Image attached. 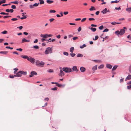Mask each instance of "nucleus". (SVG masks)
I'll return each mask as SVG.
<instances>
[{
	"label": "nucleus",
	"instance_id": "f257e3e1",
	"mask_svg": "<svg viewBox=\"0 0 131 131\" xmlns=\"http://www.w3.org/2000/svg\"><path fill=\"white\" fill-rule=\"evenodd\" d=\"M125 32V30L124 29H121L120 31L117 30L115 32V33L117 35H119L121 36L123 35Z\"/></svg>",
	"mask_w": 131,
	"mask_h": 131
},
{
	"label": "nucleus",
	"instance_id": "f03ea898",
	"mask_svg": "<svg viewBox=\"0 0 131 131\" xmlns=\"http://www.w3.org/2000/svg\"><path fill=\"white\" fill-rule=\"evenodd\" d=\"M27 74L26 72H24L23 71H19L18 72L16 73V77H20L22 76V74L26 75Z\"/></svg>",
	"mask_w": 131,
	"mask_h": 131
},
{
	"label": "nucleus",
	"instance_id": "7ed1b4c3",
	"mask_svg": "<svg viewBox=\"0 0 131 131\" xmlns=\"http://www.w3.org/2000/svg\"><path fill=\"white\" fill-rule=\"evenodd\" d=\"M35 63L36 65L38 67H43V66L45 64V63L43 61L40 62V61L37 60L36 61Z\"/></svg>",
	"mask_w": 131,
	"mask_h": 131
},
{
	"label": "nucleus",
	"instance_id": "20e7f679",
	"mask_svg": "<svg viewBox=\"0 0 131 131\" xmlns=\"http://www.w3.org/2000/svg\"><path fill=\"white\" fill-rule=\"evenodd\" d=\"M52 48L49 47L47 48L45 52V53L46 54H48L49 53H52Z\"/></svg>",
	"mask_w": 131,
	"mask_h": 131
},
{
	"label": "nucleus",
	"instance_id": "39448f33",
	"mask_svg": "<svg viewBox=\"0 0 131 131\" xmlns=\"http://www.w3.org/2000/svg\"><path fill=\"white\" fill-rule=\"evenodd\" d=\"M62 70L66 73L70 72L72 71L71 69L70 68L64 67L62 68Z\"/></svg>",
	"mask_w": 131,
	"mask_h": 131
},
{
	"label": "nucleus",
	"instance_id": "423d86ee",
	"mask_svg": "<svg viewBox=\"0 0 131 131\" xmlns=\"http://www.w3.org/2000/svg\"><path fill=\"white\" fill-rule=\"evenodd\" d=\"M52 35H48V34H46L45 35L41 34L40 35L41 37L44 38H47V37H51L52 36Z\"/></svg>",
	"mask_w": 131,
	"mask_h": 131
},
{
	"label": "nucleus",
	"instance_id": "0eeeda50",
	"mask_svg": "<svg viewBox=\"0 0 131 131\" xmlns=\"http://www.w3.org/2000/svg\"><path fill=\"white\" fill-rule=\"evenodd\" d=\"M37 73L35 71H33L31 72L30 74L29 75V77H32L34 75H37Z\"/></svg>",
	"mask_w": 131,
	"mask_h": 131
},
{
	"label": "nucleus",
	"instance_id": "6e6552de",
	"mask_svg": "<svg viewBox=\"0 0 131 131\" xmlns=\"http://www.w3.org/2000/svg\"><path fill=\"white\" fill-rule=\"evenodd\" d=\"M28 60L29 61L32 63H34L35 62V59L34 58H29Z\"/></svg>",
	"mask_w": 131,
	"mask_h": 131
},
{
	"label": "nucleus",
	"instance_id": "1a4fd4ad",
	"mask_svg": "<svg viewBox=\"0 0 131 131\" xmlns=\"http://www.w3.org/2000/svg\"><path fill=\"white\" fill-rule=\"evenodd\" d=\"M109 12V10H107V9L105 8L104 9L103 11H101V13H102L103 14H104L106 13L107 12Z\"/></svg>",
	"mask_w": 131,
	"mask_h": 131
},
{
	"label": "nucleus",
	"instance_id": "9d476101",
	"mask_svg": "<svg viewBox=\"0 0 131 131\" xmlns=\"http://www.w3.org/2000/svg\"><path fill=\"white\" fill-rule=\"evenodd\" d=\"M60 73H59V75L60 76H63L64 74L63 72V71L61 70H60Z\"/></svg>",
	"mask_w": 131,
	"mask_h": 131
},
{
	"label": "nucleus",
	"instance_id": "9b49d317",
	"mask_svg": "<svg viewBox=\"0 0 131 131\" xmlns=\"http://www.w3.org/2000/svg\"><path fill=\"white\" fill-rule=\"evenodd\" d=\"M20 57L21 58H22L24 59H27L28 60V59H29V57L27 56L26 55H21L20 56Z\"/></svg>",
	"mask_w": 131,
	"mask_h": 131
},
{
	"label": "nucleus",
	"instance_id": "f8f14e48",
	"mask_svg": "<svg viewBox=\"0 0 131 131\" xmlns=\"http://www.w3.org/2000/svg\"><path fill=\"white\" fill-rule=\"evenodd\" d=\"M21 43H24L25 42H29L30 40H27L25 38H23L22 40Z\"/></svg>",
	"mask_w": 131,
	"mask_h": 131
},
{
	"label": "nucleus",
	"instance_id": "ddd939ff",
	"mask_svg": "<svg viewBox=\"0 0 131 131\" xmlns=\"http://www.w3.org/2000/svg\"><path fill=\"white\" fill-rule=\"evenodd\" d=\"M85 69L83 67H81L80 68V70L81 72H84L85 70Z\"/></svg>",
	"mask_w": 131,
	"mask_h": 131
},
{
	"label": "nucleus",
	"instance_id": "4468645a",
	"mask_svg": "<svg viewBox=\"0 0 131 131\" xmlns=\"http://www.w3.org/2000/svg\"><path fill=\"white\" fill-rule=\"evenodd\" d=\"M72 70L73 71H78V70L77 68V66H74L72 68Z\"/></svg>",
	"mask_w": 131,
	"mask_h": 131
},
{
	"label": "nucleus",
	"instance_id": "2eb2a0df",
	"mask_svg": "<svg viewBox=\"0 0 131 131\" xmlns=\"http://www.w3.org/2000/svg\"><path fill=\"white\" fill-rule=\"evenodd\" d=\"M8 52L7 51H1L0 52V53L6 55L7 53Z\"/></svg>",
	"mask_w": 131,
	"mask_h": 131
},
{
	"label": "nucleus",
	"instance_id": "dca6fc26",
	"mask_svg": "<svg viewBox=\"0 0 131 131\" xmlns=\"http://www.w3.org/2000/svg\"><path fill=\"white\" fill-rule=\"evenodd\" d=\"M56 85L59 87H64V85L59 84L58 83H57Z\"/></svg>",
	"mask_w": 131,
	"mask_h": 131
},
{
	"label": "nucleus",
	"instance_id": "f3484780",
	"mask_svg": "<svg viewBox=\"0 0 131 131\" xmlns=\"http://www.w3.org/2000/svg\"><path fill=\"white\" fill-rule=\"evenodd\" d=\"M96 9L95 7L93 6H91V8L89 9V10L90 11H92L95 10Z\"/></svg>",
	"mask_w": 131,
	"mask_h": 131
},
{
	"label": "nucleus",
	"instance_id": "a211bd4d",
	"mask_svg": "<svg viewBox=\"0 0 131 131\" xmlns=\"http://www.w3.org/2000/svg\"><path fill=\"white\" fill-rule=\"evenodd\" d=\"M106 67L107 68L111 69L112 68V66L110 64H106Z\"/></svg>",
	"mask_w": 131,
	"mask_h": 131
},
{
	"label": "nucleus",
	"instance_id": "6ab92c4d",
	"mask_svg": "<svg viewBox=\"0 0 131 131\" xmlns=\"http://www.w3.org/2000/svg\"><path fill=\"white\" fill-rule=\"evenodd\" d=\"M47 2L48 3L50 4L53 3V1H51L50 0H47Z\"/></svg>",
	"mask_w": 131,
	"mask_h": 131
},
{
	"label": "nucleus",
	"instance_id": "aec40b11",
	"mask_svg": "<svg viewBox=\"0 0 131 131\" xmlns=\"http://www.w3.org/2000/svg\"><path fill=\"white\" fill-rule=\"evenodd\" d=\"M89 29H90V30H92L93 32H95L96 30V29L95 28H93V27H91V28H89Z\"/></svg>",
	"mask_w": 131,
	"mask_h": 131
},
{
	"label": "nucleus",
	"instance_id": "412c9836",
	"mask_svg": "<svg viewBox=\"0 0 131 131\" xmlns=\"http://www.w3.org/2000/svg\"><path fill=\"white\" fill-rule=\"evenodd\" d=\"M97 66L96 65L94 66L92 69V70L93 71H95L97 69Z\"/></svg>",
	"mask_w": 131,
	"mask_h": 131
},
{
	"label": "nucleus",
	"instance_id": "4be33fe9",
	"mask_svg": "<svg viewBox=\"0 0 131 131\" xmlns=\"http://www.w3.org/2000/svg\"><path fill=\"white\" fill-rule=\"evenodd\" d=\"M126 79L129 80L131 79V75H129L126 77Z\"/></svg>",
	"mask_w": 131,
	"mask_h": 131
},
{
	"label": "nucleus",
	"instance_id": "5701e85b",
	"mask_svg": "<svg viewBox=\"0 0 131 131\" xmlns=\"http://www.w3.org/2000/svg\"><path fill=\"white\" fill-rule=\"evenodd\" d=\"M118 67V66H114L113 68L112 69V71H114Z\"/></svg>",
	"mask_w": 131,
	"mask_h": 131
},
{
	"label": "nucleus",
	"instance_id": "b1692460",
	"mask_svg": "<svg viewBox=\"0 0 131 131\" xmlns=\"http://www.w3.org/2000/svg\"><path fill=\"white\" fill-rule=\"evenodd\" d=\"M26 13H22V16L24 18H25V19H26L27 18V17L26 15H24V14H26Z\"/></svg>",
	"mask_w": 131,
	"mask_h": 131
},
{
	"label": "nucleus",
	"instance_id": "393cba45",
	"mask_svg": "<svg viewBox=\"0 0 131 131\" xmlns=\"http://www.w3.org/2000/svg\"><path fill=\"white\" fill-rule=\"evenodd\" d=\"M119 2V1L116 0V1H112L111 2V4L113 3H117Z\"/></svg>",
	"mask_w": 131,
	"mask_h": 131
},
{
	"label": "nucleus",
	"instance_id": "a878e982",
	"mask_svg": "<svg viewBox=\"0 0 131 131\" xmlns=\"http://www.w3.org/2000/svg\"><path fill=\"white\" fill-rule=\"evenodd\" d=\"M11 3H14L16 4H18L19 3V2L17 1H16L14 2H11Z\"/></svg>",
	"mask_w": 131,
	"mask_h": 131
},
{
	"label": "nucleus",
	"instance_id": "bb28decb",
	"mask_svg": "<svg viewBox=\"0 0 131 131\" xmlns=\"http://www.w3.org/2000/svg\"><path fill=\"white\" fill-rule=\"evenodd\" d=\"M74 49V48L73 47H71L70 49V51L72 53L73 52Z\"/></svg>",
	"mask_w": 131,
	"mask_h": 131
},
{
	"label": "nucleus",
	"instance_id": "cd10ccee",
	"mask_svg": "<svg viewBox=\"0 0 131 131\" xmlns=\"http://www.w3.org/2000/svg\"><path fill=\"white\" fill-rule=\"evenodd\" d=\"M40 4H43L44 3V2L43 0H39Z\"/></svg>",
	"mask_w": 131,
	"mask_h": 131
},
{
	"label": "nucleus",
	"instance_id": "c85d7f7f",
	"mask_svg": "<svg viewBox=\"0 0 131 131\" xmlns=\"http://www.w3.org/2000/svg\"><path fill=\"white\" fill-rule=\"evenodd\" d=\"M86 46V45L85 44H84L83 45L80 46V48L81 49L83 48L84 47Z\"/></svg>",
	"mask_w": 131,
	"mask_h": 131
},
{
	"label": "nucleus",
	"instance_id": "c756f323",
	"mask_svg": "<svg viewBox=\"0 0 131 131\" xmlns=\"http://www.w3.org/2000/svg\"><path fill=\"white\" fill-rule=\"evenodd\" d=\"M126 10L128 12H131V7L129 8H127L126 9Z\"/></svg>",
	"mask_w": 131,
	"mask_h": 131
},
{
	"label": "nucleus",
	"instance_id": "7c9ffc66",
	"mask_svg": "<svg viewBox=\"0 0 131 131\" xmlns=\"http://www.w3.org/2000/svg\"><path fill=\"white\" fill-rule=\"evenodd\" d=\"M77 56L78 57H82L83 55L81 54H77Z\"/></svg>",
	"mask_w": 131,
	"mask_h": 131
},
{
	"label": "nucleus",
	"instance_id": "2f4dec72",
	"mask_svg": "<svg viewBox=\"0 0 131 131\" xmlns=\"http://www.w3.org/2000/svg\"><path fill=\"white\" fill-rule=\"evenodd\" d=\"M47 71L50 73H52L53 72V71L52 69H50L48 70Z\"/></svg>",
	"mask_w": 131,
	"mask_h": 131
},
{
	"label": "nucleus",
	"instance_id": "473e14b6",
	"mask_svg": "<svg viewBox=\"0 0 131 131\" xmlns=\"http://www.w3.org/2000/svg\"><path fill=\"white\" fill-rule=\"evenodd\" d=\"M7 31L6 30H4L1 32V33L3 34H7Z\"/></svg>",
	"mask_w": 131,
	"mask_h": 131
},
{
	"label": "nucleus",
	"instance_id": "72a5a7b5",
	"mask_svg": "<svg viewBox=\"0 0 131 131\" xmlns=\"http://www.w3.org/2000/svg\"><path fill=\"white\" fill-rule=\"evenodd\" d=\"M33 48L37 49H38L39 48V47L37 45H36L34 46L33 47Z\"/></svg>",
	"mask_w": 131,
	"mask_h": 131
},
{
	"label": "nucleus",
	"instance_id": "f704fd0d",
	"mask_svg": "<svg viewBox=\"0 0 131 131\" xmlns=\"http://www.w3.org/2000/svg\"><path fill=\"white\" fill-rule=\"evenodd\" d=\"M39 3H35L33 4V6L34 7H37V6L39 5Z\"/></svg>",
	"mask_w": 131,
	"mask_h": 131
},
{
	"label": "nucleus",
	"instance_id": "c9c22d12",
	"mask_svg": "<svg viewBox=\"0 0 131 131\" xmlns=\"http://www.w3.org/2000/svg\"><path fill=\"white\" fill-rule=\"evenodd\" d=\"M0 14H1V15H8L9 14L2 12L1 13H0Z\"/></svg>",
	"mask_w": 131,
	"mask_h": 131
},
{
	"label": "nucleus",
	"instance_id": "e433bc0d",
	"mask_svg": "<svg viewBox=\"0 0 131 131\" xmlns=\"http://www.w3.org/2000/svg\"><path fill=\"white\" fill-rule=\"evenodd\" d=\"M56 11L54 10H50L49 12L50 13H54L56 12Z\"/></svg>",
	"mask_w": 131,
	"mask_h": 131
},
{
	"label": "nucleus",
	"instance_id": "4c0bfd02",
	"mask_svg": "<svg viewBox=\"0 0 131 131\" xmlns=\"http://www.w3.org/2000/svg\"><path fill=\"white\" fill-rule=\"evenodd\" d=\"M94 61L95 62H97L99 63H101V61L100 60H94Z\"/></svg>",
	"mask_w": 131,
	"mask_h": 131
},
{
	"label": "nucleus",
	"instance_id": "58836bf2",
	"mask_svg": "<svg viewBox=\"0 0 131 131\" xmlns=\"http://www.w3.org/2000/svg\"><path fill=\"white\" fill-rule=\"evenodd\" d=\"M103 67L104 65H101L98 67V68L99 69H101L103 68Z\"/></svg>",
	"mask_w": 131,
	"mask_h": 131
},
{
	"label": "nucleus",
	"instance_id": "ea45409f",
	"mask_svg": "<svg viewBox=\"0 0 131 131\" xmlns=\"http://www.w3.org/2000/svg\"><path fill=\"white\" fill-rule=\"evenodd\" d=\"M103 28V25H101L99 27V28L100 30H102Z\"/></svg>",
	"mask_w": 131,
	"mask_h": 131
},
{
	"label": "nucleus",
	"instance_id": "a19ab883",
	"mask_svg": "<svg viewBox=\"0 0 131 131\" xmlns=\"http://www.w3.org/2000/svg\"><path fill=\"white\" fill-rule=\"evenodd\" d=\"M78 38V37H73L72 38V39L73 40H75Z\"/></svg>",
	"mask_w": 131,
	"mask_h": 131
},
{
	"label": "nucleus",
	"instance_id": "79ce46f5",
	"mask_svg": "<svg viewBox=\"0 0 131 131\" xmlns=\"http://www.w3.org/2000/svg\"><path fill=\"white\" fill-rule=\"evenodd\" d=\"M63 54L64 55H66V56H68V54H69L67 52H64Z\"/></svg>",
	"mask_w": 131,
	"mask_h": 131
},
{
	"label": "nucleus",
	"instance_id": "37998d69",
	"mask_svg": "<svg viewBox=\"0 0 131 131\" xmlns=\"http://www.w3.org/2000/svg\"><path fill=\"white\" fill-rule=\"evenodd\" d=\"M99 38L98 36H96L95 37V39H93L94 40H96Z\"/></svg>",
	"mask_w": 131,
	"mask_h": 131
},
{
	"label": "nucleus",
	"instance_id": "c03bdc74",
	"mask_svg": "<svg viewBox=\"0 0 131 131\" xmlns=\"http://www.w3.org/2000/svg\"><path fill=\"white\" fill-rule=\"evenodd\" d=\"M54 20V18H52L50 19L49 20L51 22L52 21H53Z\"/></svg>",
	"mask_w": 131,
	"mask_h": 131
},
{
	"label": "nucleus",
	"instance_id": "a18cd8bd",
	"mask_svg": "<svg viewBox=\"0 0 131 131\" xmlns=\"http://www.w3.org/2000/svg\"><path fill=\"white\" fill-rule=\"evenodd\" d=\"M108 29L107 28L105 29L103 31V32H107L108 31Z\"/></svg>",
	"mask_w": 131,
	"mask_h": 131
},
{
	"label": "nucleus",
	"instance_id": "49530a36",
	"mask_svg": "<svg viewBox=\"0 0 131 131\" xmlns=\"http://www.w3.org/2000/svg\"><path fill=\"white\" fill-rule=\"evenodd\" d=\"M5 48H7V49H13V48H12V47L11 48L9 46H6V47Z\"/></svg>",
	"mask_w": 131,
	"mask_h": 131
},
{
	"label": "nucleus",
	"instance_id": "de8ad7c7",
	"mask_svg": "<svg viewBox=\"0 0 131 131\" xmlns=\"http://www.w3.org/2000/svg\"><path fill=\"white\" fill-rule=\"evenodd\" d=\"M89 20L90 21H91V20H94L95 19L94 18H89Z\"/></svg>",
	"mask_w": 131,
	"mask_h": 131
},
{
	"label": "nucleus",
	"instance_id": "09e8293b",
	"mask_svg": "<svg viewBox=\"0 0 131 131\" xmlns=\"http://www.w3.org/2000/svg\"><path fill=\"white\" fill-rule=\"evenodd\" d=\"M51 89L53 90H57V88L55 87L54 88Z\"/></svg>",
	"mask_w": 131,
	"mask_h": 131
},
{
	"label": "nucleus",
	"instance_id": "8fccbe9b",
	"mask_svg": "<svg viewBox=\"0 0 131 131\" xmlns=\"http://www.w3.org/2000/svg\"><path fill=\"white\" fill-rule=\"evenodd\" d=\"M129 71L130 73H131V64L130 65L129 67Z\"/></svg>",
	"mask_w": 131,
	"mask_h": 131
},
{
	"label": "nucleus",
	"instance_id": "3c124183",
	"mask_svg": "<svg viewBox=\"0 0 131 131\" xmlns=\"http://www.w3.org/2000/svg\"><path fill=\"white\" fill-rule=\"evenodd\" d=\"M86 18H84L82 19L81 20V21L82 22H83L85 21L86 19Z\"/></svg>",
	"mask_w": 131,
	"mask_h": 131
},
{
	"label": "nucleus",
	"instance_id": "603ef678",
	"mask_svg": "<svg viewBox=\"0 0 131 131\" xmlns=\"http://www.w3.org/2000/svg\"><path fill=\"white\" fill-rule=\"evenodd\" d=\"M29 7L30 8H32L34 7V6H33V5H29Z\"/></svg>",
	"mask_w": 131,
	"mask_h": 131
},
{
	"label": "nucleus",
	"instance_id": "864d4df0",
	"mask_svg": "<svg viewBox=\"0 0 131 131\" xmlns=\"http://www.w3.org/2000/svg\"><path fill=\"white\" fill-rule=\"evenodd\" d=\"M14 77H16V76L15 75H10L9 76V77L10 78H14Z\"/></svg>",
	"mask_w": 131,
	"mask_h": 131
},
{
	"label": "nucleus",
	"instance_id": "5fc2aeb1",
	"mask_svg": "<svg viewBox=\"0 0 131 131\" xmlns=\"http://www.w3.org/2000/svg\"><path fill=\"white\" fill-rule=\"evenodd\" d=\"M11 8L13 9H15L16 8V7L14 5H12L11 6Z\"/></svg>",
	"mask_w": 131,
	"mask_h": 131
},
{
	"label": "nucleus",
	"instance_id": "6e6d98bb",
	"mask_svg": "<svg viewBox=\"0 0 131 131\" xmlns=\"http://www.w3.org/2000/svg\"><path fill=\"white\" fill-rule=\"evenodd\" d=\"M81 29H81V27H79L78 29V31L79 32L80 31H81Z\"/></svg>",
	"mask_w": 131,
	"mask_h": 131
},
{
	"label": "nucleus",
	"instance_id": "4d7b16f0",
	"mask_svg": "<svg viewBox=\"0 0 131 131\" xmlns=\"http://www.w3.org/2000/svg\"><path fill=\"white\" fill-rule=\"evenodd\" d=\"M70 55L71 56V57H74L75 55V54L73 53H70Z\"/></svg>",
	"mask_w": 131,
	"mask_h": 131
},
{
	"label": "nucleus",
	"instance_id": "13d9d810",
	"mask_svg": "<svg viewBox=\"0 0 131 131\" xmlns=\"http://www.w3.org/2000/svg\"><path fill=\"white\" fill-rule=\"evenodd\" d=\"M16 50H19V51H22L23 50V49H21V48H19V49H17Z\"/></svg>",
	"mask_w": 131,
	"mask_h": 131
},
{
	"label": "nucleus",
	"instance_id": "bf43d9fd",
	"mask_svg": "<svg viewBox=\"0 0 131 131\" xmlns=\"http://www.w3.org/2000/svg\"><path fill=\"white\" fill-rule=\"evenodd\" d=\"M115 9L116 10H120L121 9V8H120V7H119L118 8L115 7Z\"/></svg>",
	"mask_w": 131,
	"mask_h": 131
},
{
	"label": "nucleus",
	"instance_id": "052dcab7",
	"mask_svg": "<svg viewBox=\"0 0 131 131\" xmlns=\"http://www.w3.org/2000/svg\"><path fill=\"white\" fill-rule=\"evenodd\" d=\"M127 37L129 39L131 40V36L130 35H128L127 36Z\"/></svg>",
	"mask_w": 131,
	"mask_h": 131
},
{
	"label": "nucleus",
	"instance_id": "680f3d73",
	"mask_svg": "<svg viewBox=\"0 0 131 131\" xmlns=\"http://www.w3.org/2000/svg\"><path fill=\"white\" fill-rule=\"evenodd\" d=\"M11 20L12 21H16L17 20V19L16 18H13L11 19Z\"/></svg>",
	"mask_w": 131,
	"mask_h": 131
},
{
	"label": "nucleus",
	"instance_id": "e2e57ef3",
	"mask_svg": "<svg viewBox=\"0 0 131 131\" xmlns=\"http://www.w3.org/2000/svg\"><path fill=\"white\" fill-rule=\"evenodd\" d=\"M17 28H19L20 30H21L22 29L23 27L22 26H21L19 27H17Z\"/></svg>",
	"mask_w": 131,
	"mask_h": 131
},
{
	"label": "nucleus",
	"instance_id": "0e129e2a",
	"mask_svg": "<svg viewBox=\"0 0 131 131\" xmlns=\"http://www.w3.org/2000/svg\"><path fill=\"white\" fill-rule=\"evenodd\" d=\"M91 26L92 27H97V25H94L93 24H92L91 25Z\"/></svg>",
	"mask_w": 131,
	"mask_h": 131
},
{
	"label": "nucleus",
	"instance_id": "69168bd1",
	"mask_svg": "<svg viewBox=\"0 0 131 131\" xmlns=\"http://www.w3.org/2000/svg\"><path fill=\"white\" fill-rule=\"evenodd\" d=\"M99 13H100V12L99 11H97L96 12L95 14L96 15H98L99 14Z\"/></svg>",
	"mask_w": 131,
	"mask_h": 131
},
{
	"label": "nucleus",
	"instance_id": "338daca9",
	"mask_svg": "<svg viewBox=\"0 0 131 131\" xmlns=\"http://www.w3.org/2000/svg\"><path fill=\"white\" fill-rule=\"evenodd\" d=\"M68 12H64L63 13V14L65 15H66L68 14Z\"/></svg>",
	"mask_w": 131,
	"mask_h": 131
},
{
	"label": "nucleus",
	"instance_id": "774afa93",
	"mask_svg": "<svg viewBox=\"0 0 131 131\" xmlns=\"http://www.w3.org/2000/svg\"><path fill=\"white\" fill-rule=\"evenodd\" d=\"M127 88L128 89H129L131 88V85H130L129 86H127Z\"/></svg>",
	"mask_w": 131,
	"mask_h": 131
}]
</instances>
